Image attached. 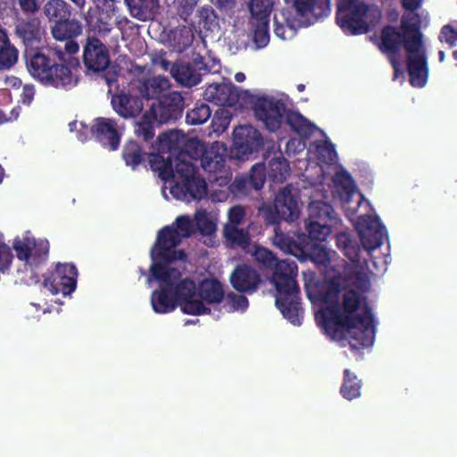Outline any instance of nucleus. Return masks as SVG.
Masks as SVG:
<instances>
[{"label": "nucleus", "instance_id": "1", "mask_svg": "<svg viewBox=\"0 0 457 457\" xmlns=\"http://www.w3.org/2000/svg\"><path fill=\"white\" fill-rule=\"evenodd\" d=\"M332 279L324 295L327 306L316 313L317 321L326 334L336 341L347 340L351 348L370 347L375 340V324L367 297L354 289H345Z\"/></svg>", "mask_w": 457, "mask_h": 457}, {"label": "nucleus", "instance_id": "2", "mask_svg": "<svg viewBox=\"0 0 457 457\" xmlns=\"http://www.w3.org/2000/svg\"><path fill=\"white\" fill-rule=\"evenodd\" d=\"M253 257L266 269H272L270 281L276 289V306L292 324L302 323L303 309L301 306L300 288L296 282L297 265L288 259L278 260L269 249L256 246Z\"/></svg>", "mask_w": 457, "mask_h": 457}, {"label": "nucleus", "instance_id": "3", "mask_svg": "<svg viewBox=\"0 0 457 457\" xmlns=\"http://www.w3.org/2000/svg\"><path fill=\"white\" fill-rule=\"evenodd\" d=\"M355 228L359 233L361 246L348 231H341L336 235V245L350 262L361 264V247L368 252L373 251L381 246L387 235L386 227L378 216L360 215Z\"/></svg>", "mask_w": 457, "mask_h": 457}, {"label": "nucleus", "instance_id": "4", "mask_svg": "<svg viewBox=\"0 0 457 457\" xmlns=\"http://www.w3.org/2000/svg\"><path fill=\"white\" fill-rule=\"evenodd\" d=\"M290 166L282 155L274 157L269 162L268 170L263 162H257L247 174L237 176L229 185V191L236 196H246L252 190H261L266 177L274 183H282L289 175Z\"/></svg>", "mask_w": 457, "mask_h": 457}, {"label": "nucleus", "instance_id": "5", "mask_svg": "<svg viewBox=\"0 0 457 457\" xmlns=\"http://www.w3.org/2000/svg\"><path fill=\"white\" fill-rule=\"evenodd\" d=\"M381 12L358 0H337V23L347 35H361L377 25Z\"/></svg>", "mask_w": 457, "mask_h": 457}, {"label": "nucleus", "instance_id": "6", "mask_svg": "<svg viewBox=\"0 0 457 457\" xmlns=\"http://www.w3.org/2000/svg\"><path fill=\"white\" fill-rule=\"evenodd\" d=\"M170 180L175 183L170 188L172 195L179 192L185 198L201 200L207 193V184L204 179L197 174V167L179 154L174 157Z\"/></svg>", "mask_w": 457, "mask_h": 457}, {"label": "nucleus", "instance_id": "7", "mask_svg": "<svg viewBox=\"0 0 457 457\" xmlns=\"http://www.w3.org/2000/svg\"><path fill=\"white\" fill-rule=\"evenodd\" d=\"M412 39L420 41L423 39L420 25L403 17L399 29L393 25H386L382 28L378 47L387 59L395 58L399 57L403 48L407 53V46Z\"/></svg>", "mask_w": 457, "mask_h": 457}, {"label": "nucleus", "instance_id": "8", "mask_svg": "<svg viewBox=\"0 0 457 457\" xmlns=\"http://www.w3.org/2000/svg\"><path fill=\"white\" fill-rule=\"evenodd\" d=\"M178 132L166 131L157 137V153L148 154L147 160L150 169L158 172V177L165 182L170 180L172 163L178 152Z\"/></svg>", "mask_w": 457, "mask_h": 457}, {"label": "nucleus", "instance_id": "9", "mask_svg": "<svg viewBox=\"0 0 457 457\" xmlns=\"http://www.w3.org/2000/svg\"><path fill=\"white\" fill-rule=\"evenodd\" d=\"M249 103L254 116L261 120L265 128L275 132L278 130L284 121L287 105L283 100L270 96H250Z\"/></svg>", "mask_w": 457, "mask_h": 457}, {"label": "nucleus", "instance_id": "10", "mask_svg": "<svg viewBox=\"0 0 457 457\" xmlns=\"http://www.w3.org/2000/svg\"><path fill=\"white\" fill-rule=\"evenodd\" d=\"M61 47H41L24 52L26 66L29 74L42 85L52 78L50 68L62 60Z\"/></svg>", "mask_w": 457, "mask_h": 457}, {"label": "nucleus", "instance_id": "11", "mask_svg": "<svg viewBox=\"0 0 457 457\" xmlns=\"http://www.w3.org/2000/svg\"><path fill=\"white\" fill-rule=\"evenodd\" d=\"M126 130L124 122L115 118L97 117L90 128L91 137L110 152L117 151Z\"/></svg>", "mask_w": 457, "mask_h": 457}, {"label": "nucleus", "instance_id": "12", "mask_svg": "<svg viewBox=\"0 0 457 457\" xmlns=\"http://www.w3.org/2000/svg\"><path fill=\"white\" fill-rule=\"evenodd\" d=\"M406 67L409 82L414 87H423L428 79V62L424 39H412L408 44Z\"/></svg>", "mask_w": 457, "mask_h": 457}, {"label": "nucleus", "instance_id": "13", "mask_svg": "<svg viewBox=\"0 0 457 457\" xmlns=\"http://www.w3.org/2000/svg\"><path fill=\"white\" fill-rule=\"evenodd\" d=\"M182 236L171 226H165L158 232L155 244L151 250L152 259L166 262L186 261L187 256L184 250H177L181 243Z\"/></svg>", "mask_w": 457, "mask_h": 457}, {"label": "nucleus", "instance_id": "14", "mask_svg": "<svg viewBox=\"0 0 457 457\" xmlns=\"http://www.w3.org/2000/svg\"><path fill=\"white\" fill-rule=\"evenodd\" d=\"M264 139L261 132L252 125H241L233 131V148L235 158L248 160L253 154L261 151Z\"/></svg>", "mask_w": 457, "mask_h": 457}, {"label": "nucleus", "instance_id": "15", "mask_svg": "<svg viewBox=\"0 0 457 457\" xmlns=\"http://www.w3.org/2000/svg\"><path fill=\"white\" fill-rule=\"evenodd\" d=\"M82 62L87 74L104 72L111 64L108 46L98 37L88 36L83 45Z\"/></svg>", "mask_w": 457, "mask_h": 457}, {"label": "nucleus", "instance_id": "16", "mask_svg": "<svg viewBox=\"0 0 457 457\" xmlns=\"http://www.w3.org/2000/svg\"><path fill=\"white\" fill-rule=\"evenodd\" d=\"M79 67V61L77 57L62 50L61 62H55L50 68L52 78L48 81H44V86L53 87L58 89H69L78 84V76L74 70Z\"/></svg>", "mask_w": 457, "mask_h": 457}, {"label": "nucleus", "instance_id": "17", "mask_svg": "<svg viewBox=\"0 0 457 457\" xmlns=\"http://www.w3.org/2000/svg\"><path fill=\"white\" fill-rule=\"evenodd\" d=\"M112 110L123 120H134L144 110V98L135 84L128 89H118L111 97Z\"/></svg>", "mask_w": 457, "mask_h": 457}, {"label": "nucleus", "instance_id": "18", "mask_svg": "<svg viewBox=\"0 0 457 457\" xmlns=\"http://www.w3.org/2000/svg\"><path fill=\"white\" fill-rule=\"evenodd\" d=\"M180 310L185 314L203 315L211 312L201 300L195 299L196 286L193 279L184 278L172 288Z\"/></svg>", "mask_w": 457, "mask_h": 457}, {"label": "nucleus", "instance_id": "19", "mask_svg": "<svg viewBox=\"0 0 457 457\" xmlns=\"http://www.w3.org/2000/svg\"><path fill=\"white\" fill-rule=\"evenodd\" d=\"M185 107L182 94L173 91L162 96L156 104H153L150 111L158 123L164 124L181 118Z\"/></svg>", "mask_w": 457, "mask_h": 457}, {"label": "nucleus", "instance_id": "20", "mask_svg": "<svg viewBox=\"0 0 457 457\" xmlns=\"http://www.w3.org/2000/svg\"><path fill=\"white\" fill-rule=\"evenodd\" d=\"M77 278L78 270L75 264L58 262L51 276L46 278L44 282L46 286H50L54 295H69L76 289Z\"/></svg>", "mask_w": 457, "mask_h": 457}, {"label": "nucleus", "instance_id": "21", "mask_svg": "<svg viewBox=\"0 0 457 457\" xmlns=\"http://www.w3.org/2000/svg\"><path fill=\"white\" fill-rule=\"evenodd\" d=\"M292 8L303 26L314 24L331 12L330 0H293Z\"/></svg>", "mask_w": 457, "mask_h": 457}, {"label": "nucleus", "instance_id": "22", "mask_svg": "<svg viewBox=\"0 0 457 457\" xmlns=\"http://www.w3.org/2000/svg\"><path fill=\"white\" fill-rule=\"evenodd\" d=\"M82 31L83 26L81 22L70 18L57 21L51 28L53 37L58 41H66L62 50L71 54L78 53L79 46L75 38L81 35Z\"/></svg>", "mask_w": 457, "mask_h": 457}, {"label": "nucleus", "instance_id": "23", "mask_svg": "<svg viewBox=\"0 0 457 457\" xmlns=\"http://www.w3.org/2000/svg\"><path fill=\"white\" fill-rule=\"evenodd\" d=\"M14 32L16 37L21 41L25 51L38 50L41 47L44 30L41 27V21L35 17L18 20Z\"/></svg>", "mask_w": 457, "mask_h": 457}, {"label": "nucleus", "instance_id": "24", "mask_svg": "<svg viewBox=\"0 0 457 457\" xmlns=\"http://www.w3.org/2000/svg\"><path fill=\"white\" fill-rule=\"evenodd\" d=\"M252 96L249 91L239 92L233 83H220L210 85L204 92L205 98L220 106H234L240 98Z\"/></svg>", "mask_w": 457, "mask_h": 457}, {"label": "nucleus", "instance_id": "25", "mask_svg": "<svg viewBox=\"0 0 457 457\" xmlns=\"http://www.w3.org/2000/svg\"><path fill=\"white\" fill-rule=\"evenodd\" d=\"M230 283L237 291L252 294L260 286L261 278L253 268L241 264L237 265L231 273Z\"/></svg>", "mask_w": 457, "mask_h": 457}, {"label": "nucleus", "instance_id": "26", "mask_svg": "<svg viewBox=\"0 0 457 457\" xmlns=\"http://www.w3.org/2000/svg\"><path fill=\"white\" fill-rule=\"evenodd\" d=\"M227 156L228 149L226 144L215 141L208 145L200 161V164L204 171L217 173L225 167Z\"/></svg>", "mask_w": 457, "mask_h": 457}, {"label": "nucleus", "instance_id": "27", "mask_svg": "<svg viewBox=\"0 0 457 457\" xmlns=\"http://www.w3.org/2000/svg\"><path fill=\"white\" fill-rule=\"evenodd\" d=\"M274 207L278 210L283 220L295 221L299 218L300 210L295 196L292 194L290 185L281 188L275 195Z\"/></svg>", "mask_w": 457, "mask_h": 457}, {"label": "nucleus", "instance_id": "28", "mask_svg": "<svg viewBox=\"0 0 457 457\" xmlns=\"http://www.w3.org/2000/svg\"><path fill=\"white\" fill-rule=\"evenodd\" d=\"M137 93L146 100L160 99V97L170 87V81L165 76L158 75L139 79L135 84Z\"/></svg>", "mask_w": 457, "mask_h": 457}, {"label": "nucleus", "instance_id": "29", "mask_svg": "<svg viewBox=\"0 0 457 457\" xmlns=\"http://www.w3.org/2000/svg\"><path fill=\"white\" fill-rule=\"evenodd\" d=\"M189 25L197 32H214L220 29V19L210 4L197 7Z\"/></svg>", "mask_w": 457, "mask_h": 457}, {"label": "nucleus", "instance_id": "30", "mask_svg": "<svg viewBox=\"0 0 457 457\" xmlns=\"http://www.w3.org/2000/svg\"><path fill=\"white\" fill-rule=\"evenodd\" d=\"M172 287L162 286L152 292L151 304L156 313H169L179 306L172 291Z\"/></svg>", "mask_w": 457, "mask_h": 457}, {"label": "nucleus", "instance_id": "31", "mask_svg": "<svg viewBox=\"0 0 457 457\" xmlns=\"http://www.w3.org/2000/svg\"><path fill=\"white\" fill-rule=\"evenodd\" d=\"M148 154L137 141L129 139L122 147L121 159L127 167L137 170L141 166H146Z\"/></svg>", "mask_w": 457, "mask_h": 457}, {"label": "nucleus", "instance_id": "32", "mask_svg": "<svg viewBox=\"0 0 457 457\" xmlns=\"http://www.w3.org/2000/svg\"><path fill=\"white\" fill-rule=\"evenodd\" d=\"M173 132H178L180 137L178 142V152H176V155H181L184 159H190L194 161H201L203 155L204 154L208 145L198 138H187L185 134L179 130H172Z\"/></svg>", "mask_w": 457, "mask_h": 457}, {"label": "nucleus", "instance_id": "33", "mask_svg": "<svg viewBox=\"0 0 457 457\" xmlns=\"http://www.w3.org/2000/svg\"><path fill=\"white\" fill-rule=\"evenodd\" d=\"M130 15L141 21H152L159 13V0H124Z\"/></svg>", "mask_w": 457, "mask_h": 457}, {"label": "nucleus", "instance_id": "34", "mask_svg": "<svg viewBox=\"0 0 457 457\" xmlns=\"http://www.w3.org/2000/svg\"><path fill=\"white\" fill-rule=\"evenodd\" d=\"M192 29L193 28L188 24L179 25L170 29L168 34V38L175 52L182 53L193 44L195 34Z\"/></svg>", "mask_w": 457, "mask_h": 457}, {"label": "nucleus", "instance_id": "35", "mask_svg": "<svg viewBox=\"0 0 457 457\" xmlns=\"http://www.w3.org/2000/svg\"><path fill=\"white\" fill-rule=\"evenodd\" d=\"M154 262L150 267L151 275L158 281L164 283V286H173L181 277L180 271L176 268L169 267L173 262H166L161 259H153Z\"/></svg>", "mask_w": 457, "mask_h": 457}, {"label": "nucleus", "instance_id": "36", "mask_svg": "<svg viewBox=\"0 0 457 457\" xmlns=\"http://www.w3.org/2000/svg\"><path fill=\"white\" fill-rule=\"evenodd\" d=\"M171 76L185 86H195L201 81V75L190 62H175L170 69Z\"/></svg>", "mask_w": 457, "mask_h": 457}, {"label": "nucleus", "instance_id": "37", "mask_svg": "<svg viewBox=\"0 0 457 457\" xmlns=\"http://www.w3.org/2000/svg\"><path fill=\"white\" fill-rule=\"evenodd\" d=\"M307 221L337 223V213L330 204L324 201H312L308 205Z\"/></svg>", "mask_w": 457, "mask_h": 457}, {"label": "nucleus", "instance_id": "38", "mask_svg": "<svg viewBox=\"0 0 457 457\" xmlns=\"http://www.w3.org/2000/svg\"><path fill=\"white\" fill-rule=\"evenodd\" d=\"M284 120L293 131L303 137L312 136L315 129V126L297 111L287 110Z\"/></svg>", "mask_w": 457, "mask_h": 457}, {"label": "nucleus", "instance_id": "39", "mask_svg": "<svg viewBox=\"0 0 457 457\" xmlns=\"http://www.w3.org/2000/svg\"><path fill=\"white\" fill-rule=\"evenodd\" d=\"M201 301L208 303H220L224 299V290L221 283L217 279H205L199 287L198 291Z\"/></svg>", "mask_w": 457, "mask_h": 457}, {"label": "nucleus", "instance_id": "40", "mask_svg": "<svg viewBox=\"0 0 457 457\" xmlns=\"http://www.w3.org/2000/svg\"><path fill=\"white\" fill-rule=\"evenodd\" d=\"M362 383L349 369L344 370V379L340 387V394L346 400H353L361 396Z\"/></svg>", "mask_w": 457, "mask_h": 457}, {"label": "nucleus", "instance_id": "41", "mask_svg": "<svg viewBox=\"0 0 457 457\" xmlns=\"http://www.w3.org/2000/svg\"><path fill=\"white\" fill-rule=\"evenodd\" d=\"M44 14L49 21H62L71 15V5L63 0H49L44 5Z\"/></svg>", "mask_w": 457, "mask_h": 457}, {"label": "nucleus", "instance_id": "42", "mask_svg": "<svg viewBox=\"0 0 457 457\" xmlns=\"http://www.w3.org/2000/svg\"><path fill=\"white\" fill-rule=\"evenodd\" d=\"M155 122H157V119H155L154 115L149 110L135 123V135L144 141L149 142L155 135L154 127Z\"/></svg>", "mask_w": 457, "mask_h": 457}, {"label": "nucleus", "instance_id": "43", "mask_svg": "<svg viewBox=\"0 0 457 457\" xmlns=\"http://www.w3.org/2000/svg\"><path fill=\"white\" fill-rule=\"evenodd\" d=\"M113 16L89 11L87 22L92 30L102 35H107L112 29Z\"/></svg>", "mask_w": 457, "mask_h": 457}, {"label": "nucleus", "instance_id": "44", "mask_svg": "<svg viewBox=\"0 0 457 457\" xmlns=\"http://www.w3.org/2000/svg\"><path fill=\"white\" fill-rule=\"evenodd\" d=\"M49 255V242L46 239H35L31 247V257L26 263L32 268H38L47 262Z\"/></svg>", "mask_w": 457, "mask_h": 457}, {"label": "nucleus", "instance_id": "45", "mask_svg": "<svg viewBox=\"0 0 457 457\" xmlns=\"http://www.w3.org/2000/svg\"><path fill=\"white\" fill-rule=\"evenodd\" d=\"M223 234L232 245L239 246L244 250L249 248L251 238L246 230L238 228V227L224 226Z\"/></svg>", "mask_w": 457, "mask_h": 457}, {"label": "nucleus", "instance_id": "46", "mask_svg": "<svg viewBox=\"0 0 457 457\" xmlns=\"http://www.w3.org/2000/svg\"><path fill=\"white\" fill-rule=\"evenodd\" d=\"M273 244L281 251L293 255H296V252L301 251L295 240L289 234L284 233L280 226L274 228Z\"/></svg>", "mask_w": 457, "mask_h": 457}, {"label": "nucleus", "instance_id": "47", "mask_svg": "<svg viewBox=\"0 0 457 457\" xmlns=\"http://www.w3.org/2000/svg\"><path fill=\"white\" fill-rule=\"evenodd\" d=\"M333 182L339 194L342 196H345L347 200L355 192L356 186L354 180L345 170L337 171L333 178Z\"/></svg>", "mask_w": 457, "mask_h": 457}, {"label": "nucleus", "instance_id": "48", "mask_svg": "<svg viewBox=\"0 0 457 457\" xmlns=\"http://www.w3.org/2000/svg\"><path fill=\"white\" fill-rule=\"evenodd\" d=\"M274 0H250L249 10L253 21H270Z\"/></svg>", "mask_w": 457, "mask_h": 457}, {"label": "nucleus", "instance_id": "49", "mask_svg": "<svg viewBox=\"0 0 457 457\" xmlns=\"http://www.w3.org/2000/svg\"><path fill=\"white\" fill-rule=\"evenodd\" d=\"M337 223L320 222V221H307L306 230L308 237L311 240L325 241L328 235L332 232V227Z\"/></svg>", "mask_w": 457, "mask_h": 457}, {"label": "nucleus", "instance_id": "50", "mask_svg": "<svg viewBox=\"0 0 457 457\" xmlns=\"http://www.w3.org/2000/svg\"><path fill=\"white\" fill-rule=\"evenodd\" d=\"M212 115V110L206 104H196L186 114V121L189 125H201L205 123Z\"/></svg>", "mask_w": 457, "mask_h": 457}, {"label": "nucleus", "instance_id": "51", "mask_svg": "<svg viewBox=\"0 0 457 457\" xmlns=\"http://www.w3.org/2000/svg\"><path fill=\"white\" fill-rule=\"evenodd\" d=\"M29 232H27L26 235L20 238L16 237L12 243V248L16 253V256L20 261L29 262L31 257V247L35 245V237L28 236Z\"/></svg>", "mask_w": 457, "mask_h": 457}, {"label": "nucleus", "instance_id": "52", "mask_svg": "<svg viewBox=\"0 0 457 457\" xmlns=\"http://www.w3.org/2000/svg\"><path fill=\"white\" fill-rule=\"evenodd\" d=\"M250 22L253 28V42L258 48L265 47L270 42V21L251 20Z\"/></svg>", "mask_w": 457, "mask_h": 457}, {"label": "nucleus", "instance_id": "53", "mask_svg": "<svg viewBox=\"0 0 457 457\" xmlns=\"http://www.w3.org/2000/svg\"><path fill=\"white\" fill-rule=\"evenodd\" d=\"M197 4L198 0H174L173 7L178 17L189 24L197 9Z\"/></svg>", "mask_w": 457, "mask_h": 457}, {"label": "nucleus", "instance_id": "54", "mask_svg": "<svg viewBox=\"0 0 457 457\" xmlns=\"http://www.w3.org/2000/svg\"><path fill=\"white\" fill-rule=\"evenodd\" d=\"M248 307V299L246 296L242 295H237L235 293H228L226 297V303L224 308L229 312L235 311H245Z\"/></svg>", "mask_w": 457, "mask_h": 457}, {"label": "nucleus", "instance_id": "55", "mask_svg": "<svg viewBox=\"0 0 457 457\" xmlns=\"http://www.w3.org/2000/svg\"><path fill=\"white\" fill-rule=\"evenodd\" d=\"M317 154L319 159L328 164L333 163L337 158L335 146L330 141H324L318 145Z\"/></svg>", "mask_w": 457, "mask_h": 457}, {"label": "nucleus", "instance_id": "56", "mask_svg": "<svg viewBox=\"0 0 457 457\" xmlns=\"http://www.w3.org/2000/svg\"><path fill=\"white\" fill-rule=\"evenodd\" d=\"M260 215L263 219L265 225L268 226H280L279 223L283 220L278 210H276L274 204L267 205L260 209Z\"/></svg>", "mask_w": 457, "mask_h": 457}, {"label": "nucleus", "instance_id": "57", "mask_svg": "<svg viewBox=\"0 0 457 457\" xmlns=\"http://www.w3.org/2000/svg\"><path fill=\"white\" fill-rule=\"evenodd\" d=\"M245 217V210L241 205L231 207L228 213V221L224 226L238 227L243 223Z\"/></svg>", "mask_w": 457, "mask_h": 457}, {"label": "nucleus", "instance_id": "58", "mask_svg": "<svg viewBox=\"0 0 457 457\" xmlns=\"http://www.w3.org/2000/svg\"><path fill=\"white\" fill-rule=\"evenodd\" d=\"M176 225L178 231L180 233V236L183 237H189L194 233V224L191 219L188 216L182 215L179 216L176 219Z\"/></svg>", "mask_w": 457, "mask_h": 457}, {"label": "nucleus", "instance_id": "59", "mask_svg": "<svg viewBox=\"0 0 457 457\" xmlns=\"http://www.w3.org/2000/svg\"><path fill=\"white\" fill-rule=\"evenodd\" d=\"M439 40L445 42L450 47L455 46L457 43V29L450 24L444 25L439 34Z\"/></svg>", "mask_w": 457, "mask_h": 457}, {"label": "nucleus", "instance_id": "60", "mask_svg": "<svg viewBox=\"0 0 457 457\" xmlns=\"http://www.w3.org/2000/svg\"><path fill=\"white\" fill-rule=\"evenodd\" d=\"M13 260L12 249L6 244L0 242V270H9Z\"/></svg>", "mask_w": 457, "mask_h": 457}, {"label": "nucleus", "instance_id": "61", "mask_svg": "<svg viewBox=\"0 0 457 457\" xmlns=\"http://www.w3.org/2000/svg\"><path fill=\"white\" fill-rule=\"evenodd\" d=\"M96 10L95 12L104 13L115 17V2L114 0H93Z\"/></svg>", "mask_w": 457, "mask_h": 457}, {"label": "nucleus", "instance_id": "62", "mask_svg": "<svg viewBox=\"0 0 457 457\" xmlns=\"http://www.w3.org/2000/svg\"><path fill=\"white\" fill-rule=\"evenodd\" d=\"M196 226L203 235H211L215 230V224L204 214L196 216Z\"/></svg>", "mask_w": 457, "mask_h": 457}, {"label": "nucleus", "instance_id": "63", "mask_svg": "<svg viewBox=\"0 0 457 457\" xmlns=\"http://www.w3.org/2000/svg\"><path fill=\"white\" fill-rule=\"evenodd\" d=\"M287 24H283L278 21L277 16L274 17V33L275 35L281 38V39H287V29H288L290 31L295 29V25L288 20L285 19Z\"/></svg>", "mask_w": 457, "mask_h": 457}, {"label": "nucleus", "instance_id": "64", "mask_svg": "<svg viewBox=\"0 0 457 457\" xmlns=\"http://www.w3.org/2000/svg\"><path fill=\"white\" fill-rule=\"evenodd\" d=\"M18 4L24 13L33 14L40 9V3L37 0H18Z\"/></svg>", "mask_w": 457, "mask_h": 457}]
</instances>
